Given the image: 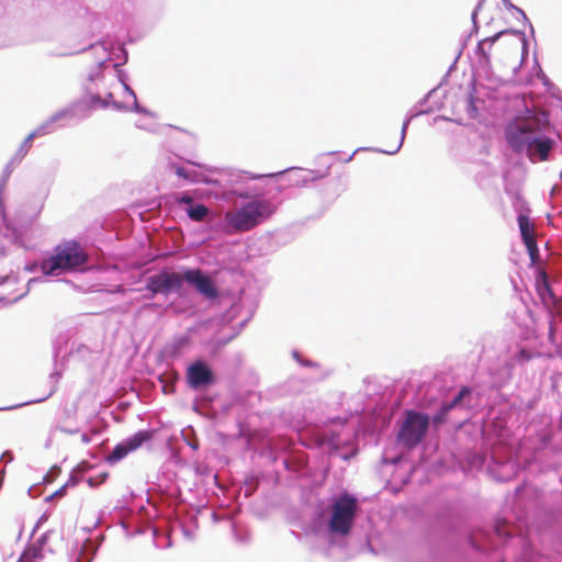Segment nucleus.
Returning a JSON list of instances; mask_svg holds the SVG:
<instances>
[{"label":"nucleus","mask_w":562,"mask_h":562,"mask_svg":"<svg viewBox=\"0 0 562 562\" xmlns=\"http://www.w3.org/2000/svg\"><path fill=\"white\" fill-rule=\"evenodd\" d=\"M187 380L189 386L196 390L212 384L214 376L210 368L204 362L196 361L189 367Z\"/></svg>","instance_id":"1a4fd4ad"},{"label":"nucleus","mask_w":562,"mask_h":562,"mask_svg":"<svg viewBox=\"0 0 562 562\" xmlns=\"http://www.w3.org/2000/svg\"><path fill=\"white\" fill-rule=\"evenodd\" d=\"M183 282L192 285L206 300H216L220 291L214 280L201 269H186L183 272L161 270L147 279L146 289L153 295L180 291Z\"/></svg>","instance_id":"f257e3e1"},{"label":"nucleus","mask_w":562,"mask_h":562,"mask_svg":"<svg viewBox=\"0 0 562 562\" xmlns=\"http://www.w3.org/2000/svg\"><path fill=\"white\" fill-rule=\"evenodd\" d=\"M440 419H441V416H437V417L434 418V422L438 423V422H440Z\"/></svg>","instance_id":"412c9836"},{"label":"nucleus","mask_w":562,"mask_h":562,"mask_svg":"<svg viewBox=\"0 0 562 562\" xmlns=\"http://www.w3.org/2000/svg\"><path fill=\"white\" fill-rule=\"evenodd\" d=\"M43 559V553L36 546L27 547L18 562H40Z\"/></svg>","instance_id":"f8f14e48"},{"label":"nucleus","mask_w":562,"mask_h":562,"mask_svg":"<svg viewBox=\"0 0 562 562\" xmlns=\"http://www.w3.org/2000/svg\"><path fill=\"white\" fill-rule=\"evenodd\" d=\"M88 260L87 252L75 240L65 241L54 249V254L44 259L41 270L46 276H58L60 271L74 270Z\"/></svg>","instance_id":"20e7f679"},{"label":"nucleus","mask_w":562,"mask_h":562,"mask_svg":"<svg viewBox=\"0 0 562 562\" xmlns=\"http://www.w3.org/2000/svg\"><path fill=\"white\" fill-rule=\"evenodd\" d=\"M187 213L191 220L201 222L207 216L209 209L203 204H195V205H191L187 210Z\"/></svg>","instance_id":"4468645a"},{"label":"nucleus","mask_w":562,"mask_h":562,"mask_svg":"<svg viewBox=\"0 0 562 562\" xmlns=\"http://www.w3.org/2000/svg\"><path fill=\"white\" fill-rule=\"evenodd\" d=\"M429 425L425 414L409 412L398 432V439L408 448L417 446L424 438Z\"/></svg>","instance_id":"423d86ee"},{"label":"nucleus","mask_w":562,"mask_h":562,"mask_svg":"<svg viewBox=\"0 0 562 562\" xmlns=\"http://www.w3.org/2000/svg\"><path fill=\"white\" fill-rule=\"evenodd\" d=\"M65 492H66V486H63L60 487L58 491H56L52 496L50 498L55 497V496H64L65 495Z\"/></svg>","instance_id":"a211bd4d"},{"label":"nucleus","mask_w":562,"mask_h":562,"mask_svg":"<svg viewBox=\"0 0 562 562\" xmlns=\"http://www.w3.org/2000/svg\"><path fill=\"white\" fill-rule=\"evenodd\" d=\"M357 499L349 495H341L333 505L329 529L331 532L346 536L350 532L357 513Z\"/></svg>","instance_id":"39448f33"},{"label":"nucleus","mask_w":562,"mask_h":562,"mask_svg":"<svg viewBox=\"0 0 562 562\" xmlns=\"http://www.w3.org/2000/svg\"><path fill=\"white\" fill-rule=\"evenodd\" d=\"M82 441L88 442V441H89V438H88L86 435H83V436H82Z\"/></svg>","instance_id":"4be33fe9"},{"label":"nucleus","mask_w":562,"mask_h":562,"mask_svg":"<svg viewBox=\"0 0 562 562\" xmlns=\"http://www.w3.org/2000/svg\"><path fill=\"white\" fill-rule=\"evenodd\" d=\"M546 114L517 117L505 130V137L510 148L520 154L532 144L535 137L548 127Z\"/></svg>","instance_id":"7ed1b4c3"},{"label":"nucleus","mask_w":562,"mask_h":562,"mask_svg":"<svg viewBox=\"0 0 562 562\" xmlns=\"http://www.w3.org/2000/svg\"><path fill=\"white\" fill-rule=\"evenodd\" d=\"M35 137V134L34 133H31L24 140V144L23 146L30 148L31 147V143L33 140V138Z\"/></svg>","instance_id":"f3484780"},{"label":"nucleus","mask_w":562,"mask_h":562,"mask_svg":"<svg viewBox=\"0 0 562 562\" xmlns=\"http://www.w3.org/2000/svg\"><path fill=\"white\" fill-rule=\"evenodd\" d=\"M554 146V140L550 137L543 136L542 133L538 134L532 144L526 149V154L530 160L546 161L549 159V154Z\"/></svg>","instance_id":"9d476101"},{"label":"nucleus","mask_w":562,"mask_h":562,"mask_svg":"<svg viewBox=\"0 0 562 562\" xmlns=\"http://www.w3.org/2000/svg\"><path fill=\"white\" fill-rule=\"evenodd\" d=\"M177 201L179 203L190 204L191 206L193 199L189 194H182L181 196L177 198Z\"/></svg>","instance_id":"dca6fc26"},{"label":"nucleus","mask_w":562,"mask_h":562,"mask_svg":"<svg viewBox=\"0 0 562 562\" xmlns=\"http://www.w3.org/2000/svg\"><path fill=\"white\" fill-rule=\"evenodd\" d=\"M239 196H240V198H247V195H246V194H243V193H240V194H239Z\"/></svg>","instance_id":"b1692460"},{"label":"nucleus","mask_w":562,"mask_h":562,"mask_svg":"<svg viewBox=\"0 0 562 562\" xmlns=\"http://www.w3.org/2000/svg\"><path fill=\"white\" fill-rule=\"evenodd\" d=\"M554 335H555V333H554V327H553V325H550V328H549V340H550L551 342H553V341H554Z\"/></svg>","instance_id":"6ab92c4d"},{"label":"nucleus","mask_w":562,"mask_h":562,"mask_svg":"<svg viewBox=\"0 0 562 562\" xmlns=\"http://www.w3.org/2000/svg\"><path fill=\"white\" fill-rule=\"evenodd\" d=\"M151 439V432L148 430H142L136 432L131 438L117 443L113 451L105 458L108 463L114 464L120 460L124 459L130 452L137 450L145 442Z\"/></svg>","instance_id":"0eeeda50"},{"label":"nucleus","mask_w":562,"mask_h":562,"mask_svg":"<svg viewBox=\"0 0 562 562\" xmlns=\"http://www.w3.org/2000/svg\"><path fill=\"white\" fill-rule=\"evenodd\" d=\"M276 211L277 206L270 200H252L225 213V228L229 234L249 232L270 218Z\"/></svg>","instance_id":"f03ea898"},{"label":"nucleus","mask_w":562,"mask_h":562,"mask_svg":"<svg viewBox=\"0 0 562 562\" xmlns=\"http://www.w3.org/2000/svg\"><path fill=\"white\" fill-rule=\"evenodd\" d=\"M76 411H77V407H76V405H74V407H72V413L75 414V413H76Z\"/></svg>","instance_id":"5701e85b"},{"label":"nucleus","mask_w":562,"mask_h":562,"mask_svg":"<svg viewBox=\"0 0 562 562\" xmlns=\"http://www.w3.org/2000/svg\"><path fill=\"white\" fill-rule=\"evenodd\" d=\"M517 221L522 241L528 250L531 263L535 265L539 260V249L536 240V225L527 215L524 214H520Z\"/></svg>","instance_id":"6e6552de"},{"label":"nucleus","mask_w":562,"mask_h":562,"mask_svg":"<svg viewBox=\"0 0 562 562\" xmlns=\"http://www.w3.org/2000/svg\"><path fill=\"white\" fill-rule=\"evenodd\" d=\"M499 35H501V33L496 34L493 37H487V38H484L479 42L477 49H479L482 58L484 59L485 64H490V60H491L490 50H491L493 44L495 43V41L499 37Z\"/></svg>","instance_id":"9b49d317"},{"label":"nucleus","mask_w":562,"mask_h":562,"mask_svg":"<svg viewBox=\"0 0 562 562\" xmlns=\"http://www.w3.org/2000/svg\"><path fill=\"white\" fill-rule=\"evenodd\" d=\"M471 393V389L468 387V386H463L458 395L450 402V403H447V404H443L442 407H441V414L440 415H446L448 412H450L452 408H454L456 406H458L461 401L464 398V396L467 395H470Z\"/></svg>","instance_id":"ddd939ff"},{"label":"nucleus","mask_w":562,"mask_h":562,"mask_svg":"<svg viewBox=\"0 0 562 562\" xmlns=\"http://www.w3.org/2000/svg\"><path fill=\"white\" fill-rule=\"evenodd\" d=\"M176 172L179 177L188 178V175L183 168H177Z\"/></svg>","instance_id":"aec40b11"},{"label":"nucleus","mask_w":562,"mask_h":562,"mask_svg":"<svg viewBox=\"0 0 562 562\" xmlns=\"http://www.w3.org/2000/svg\"><path fill=\"white\" fill-rule=\"evenodd\" d=\"M517 359L519 361H529L531 359V353L526 349H520L517 355Z\"/></svg>","instance_id":"2eb2a0df"}]
</instances>
